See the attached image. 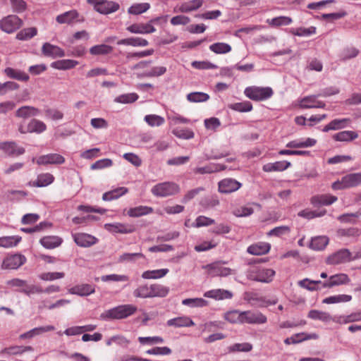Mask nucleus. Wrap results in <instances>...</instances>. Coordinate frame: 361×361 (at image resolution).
Instances as JSON below:
<instances>
[{
	"instance_id": "obj_51",
	"label": "nucleus",
	"mask_w": 361,
	"mask_h": 361,
	"mask_svg": "<svg viewBox=\"0 0 361 361\" xmlns=\"http://www.w3.org/2000/svg\"><path fill=\"white\" fill-rule=\"evenodd\" d=\"M139 98V96L137 93L132 92V93H127L121 94L114 99V102L119 103V104H131L137 101Z\"/></svg>"
},
{
	"instance_id": "obj_64",
	"label": "nucleus",
	"mask_w": 361,
	"mask_h": 361,
	"mask_svg": "<svg viewBox=\"0 0 361 361\" xmlns=\"http://www.w3.org/2000/svg\"><path fill=\"white\" fill-rule=\"evenodd\" d=\"M65 276L63 272H44L39 275V278L45 281H52L63 279Z\"/></svg>"
},
{
	"instance_id": "obj_42",
	"label": "nucleus",
	"mask_w": 361,
	"mask_h": 361,
	"mask_svg": "<svg viewBox=\"0 0 361 361\" xmlns=\"http://www.w3.org/2000/svg\"><path fill=\"white\" fill-rule=\"evenodd\" d=\"M169 271L168 269L147 270L142 274V277L145 279H158L165 276Z\"/></svg>"
},
{
	"instance_id": "obj_37",
	"label": "nucleus",
	"mask_w": 361,
	"mask_h": 361,
	"mask_svg": "<svg viewBox=\"0 0 361 361\" xmlns=\"http://www.w3.org/2000/svg\"><path fill=\"white\" fill-rule=\"evenodd\" d=\"M128 192V190L127 188L120 187L104 193L102 196V200L104 201H111L119 198L120 197L126 194Z\"/></svg>"
},
{
	"instance_id": "obj_62",
	"label": "nucleus",
	"mask_w": 361,
	"mask_h": 361,
	"mask_svg": "<svg viewBox=\"0 0 361 361\" xmlns=\"http://www.w3.org/2000/svg\"><path fill=\"white\" fill-rule=\"evenodd\" d=\"M322 283L321 281H314L309 279H305L298 281V285L308 290L314 291L319 289L318 285Z\"/></svg>"
},
{
	"instance_id": "obj_50",
	"label": "nucleus",
	"mask_w": 361,
	"mask_h": 361,
	"mask_svg": "<svg viewBox=\"0 0 361 361\" xmlns=\"http://www.w3.org/2000/svg\"><path fill=\"white\" fill-rule=\"evenodd\" d=\"M34 350L32 346H11L6 348L2 350L3 353L8 355H20L26 352H32Z\"/></svg>"
},
{
	"instance_id": "obj_5",
	"label": "nucleus",
	"mask_w": 361,
	"mask_h": 361,
	"mask_svg": "<svg viewBox=\"0 0 361 361\" xmlns=\"http://www.w3.org/2000/svg\"><path fill=\"white\" fill-rule=\"evenodd\" d=\"M355 259L356 257H353L352 252L348 249L342 248L329 255L325 262L329 265H338Z\"/></svg>"
},
{
	"instance_id": "obj_30",
	"label": "nucleus",
	"mask_w": 361,
	"mask_h": 361,
	"mask_svg": "<svg viewBox=\"0 0 361 361\" xmlns=\"http://www.w3.org/2000/svg\"><path fill=\"white\" fill-rule=\"evenodd\" d=\"M54 177L49 173L38 175L36 180L29 183V185L34 187H46L54 182Z\"/></svg>"
},
{
	"instance_id": "obj_43",
	"label": "nucleus",
	"mask_w": 361,
	"mask_h": 361,
	"mask_svg": "<svg viewBox=\"0 0 361 361\" xmlns=\"http://www.w3.org/2000/svg\"><path fill=\"white\" fill-rule=\"evenodd\" d=\"M317 28L314 26L309 27H300L298 28H290L289 32L298 37H309L316 33Z\"/></svg>"
},
{
	"instance_id": "obj_27",
	"label": "nucleus",
	"mask_w": 361,
	"mask_h": 361,
	"mask_svg": "<svg viewBox=\"0 0 361 361\" xmlns=\"http://www.w3.org/2000/svg\"><path fill=\"white\" fill-rule=\"evenodd\" d=\"M42 51L44 55L52 58L63 57L65 56V52L62 49L49 43L43 44Z\"/></svg>"
},
{
	"instance_id": "obj_14",
	"label": "nucleus",
	"mask_w": 361,
	"mask_h": 361,
	"mask_svg": "<svg viewBox=\"0 0 361 361\" xmlns=\"http://www.w3.org/2000/svg\"><path fill=\"white\" fill-rule=\"evenodd\" d=\"M152 21L147 23H134L127 27L126 30L133 34L145 35L152 33L156 31V28L151 23Z\"/></svg>"
},
{
	"instance_id": "obj_17",
	"label": "nucleus",
	"mask_w": 361,
	"mask_h": 361,
	"mask_svg": "<svg viewBox=\"0 0 361 361\" xmlns=\"http://www.w3.org/2000/svg\"><path fill=\"white\" fill-rule=\"evenodd\" d=\"M350 278L345 274H337L331 276L328 281L322 283L323 288H332L334 286L347 284L350 282Z\"/></svg>"
},
{
	"instance_id": "obj_8",
	"label": "nucleus",
	"mask_w": 361,
	"mask_h": 361,
	"mask_svg": "<svg viewBox=\"0 0 361 361\" xmlns=\"http://www.w3.org/2000/svg\"><path fill=\"white\" fill-rule=\"evenodd\" d=\"M26 262V258L20 254H15L7 256L3 260L2 269H17Z\"/></svg>"
},
{
	"instance_id": "obj_45",
	"label": "nucleus",
	"mask_w": 361,
	"mask_h": 361,
	"mask_svg": "<svg viewBox=\"0 0 361 361\" xmlns=\"http://www.w3.org/2000/svg\"><path fill=\"white\" fill-rule=\"evenodd\" d=\"M224 318L228 322L232 324H243V312L238 310H231L226 312Z\"/></svg>"
},
{
	"instance_id": "obj_49",
	"label": "nucleus",
	"mask_w": 361,
	"mask_h": 361,
	"mask_svg": "<svg viewBox=\"0 0 361 361\" xmlns=\"http://www.w3.org/2000/svg\"><path fill=\"white\" fill-rule=\"evenodd\" d=\"M133 294L136 298H152L149 285L148 284L139 286L133 290Z\"/></svg>"
},
{
	"instance_id": "obj_1",
	"label": "nucleus",
	"mask_w": 361,
	"mask_h": 361,
	"mask_svg": "<svg viewBox=\"0 0 361 361\" xmlns=\"http://www.w3.org/2000/svg\"><path fill=\"white\" fill-rule=\"evenodd\" d=\"M137 307L133 304H123L116 306L103 312L100 318L103 320H121L133 316Z\"/></svg>"
},
{
	"instance_id": "obj_63",
	"label": "nucleus",
	"mask_w": 361,
	"mask_h": 361,
	"mask_svg": "<svg viewBox=\"0 0 361 361\" xmlns=\"http://www.w3.org/2000/svg\"><path fill=\"white\" fill-rule=\"evenodd\" d=\"M360 216L359 210L355 213H346L338 216V220L341 223L355 224L356 219Z\"/></svg>"
},
{
	"instance_id": "obj_11",
	"label": "nucleus",
	"mask_w": 361,
	"mask_h": 361,
	"mask_svg": "<svg viewBox=\"0 0 361 361\" xmlns=\"http://www.w3.org/2000/svg\"><path fill=\"white\" fill-rule=\"evenodd\" d=\"M0 150L7 156H19L25 153V149L18 146L15 142H0Z\"/></svg>"
},
{
	"instance_id": "obj_19",
	"label": "nucleus",
	"mask_w": 361,
	"mask_h": 361,
	"mask_svg": "<svg viewBox=\"0 0 361 361\" xmlns=\"http://www.w3.org/2000/svg\"><path fill=\"white\" fill-rule=\"evenodd\" d=\"M54 330H55V327L52 325L35 327L25 333L20 334L19 336V338L21 340L31 339L37 336H39L46 332L51 331Z\"/></svg>"
},
{
	"instance_id": "obj_12",
	"label": "nucleus",
	"mask_w": 361,
	"mask_h": 361,
	"mask_svg": "<svg viewBox=\"0 0 361 361\" xmlns=\"http://www.w3.org/2000/svg\"><path fill=\"white\" fill-rule=\"evenodd\" d=\"M219 191L221 193H231L238 190L242 184L233 178H225L219 182Z\"/></svg>"
},
{
	"instance_id": "obj_56",
	"label": "nucleus",
	"mask_w": 361,
	"mask_h": 361,
	"mask_svg": "<svg viewBox=\"0 0 361 361\" xmlns=\"http://www.w3.org/2000/svg\"><path fill=\"white\" fill-rule=\"evenodd\" d=\"M28 124L30 133H41L47 130L46 124L43 121L37 119L30 120Z\"/></svg>"
},
{
	"instance_id": "obj_47",
	"label": "nucleus",
	"mask_w": 361,
	"mask_h": 361,
	"mask_svg": "<svg viewBox=\"0 0 361 361\" xmlns=\"http://www.w3.org/2000/svg\"><path fill=\"white\" fill-rule=\"evenodd\" d=\"M6 75L11 78L16 79L21 81H27L29 75L23 71L13 69L12 68H6L4 70Z\"/></svg>"
},
{
	"instance_id": "obj_3",
	"label": "nucleus",
	"mask_w": 361,
	"mask_h": 361,
	"mask_svg": "<svg viewBox=\"0 0 361 361\" xmlns=\"http://www.w3.org/2000/svg\"><path fill=\"white\" fill-rule=\"evenodd\" d=\"M244 94L247 98L259 102L271 98L274 91L270 87L250 86L245 89Z\"/></svg>"
},
{
	"instance_id": "obj_46",
	"label": "nucleus",
	"mask_w": 361,
	"mask_h": 361,
	"mask_svg": "<svg viewBox=\"0 0 361 361\" xmlns=\"http://www.w3.org/2000/svg\"><path fill=\"white\" fill-rule=\"evenodd\" d=\"M352 300V296L346 294H340L327 297L322 300L324 304H336L348 302Z\"/></svg>"
},
{
	"instance_id": "obj_10",
	"label": "nucleus",
	"mask_w": 361,
	"mask_h": 361,
	"mask_svg": "<svg viewBox=\"0 0 361 361\" xmlns=\"http://www.w3.org/2000/svg\"><path fill=\"white\" fill-rule=\"evenodd\" d=\"M104 228L109 232L116 234L122 233L127 234L131 233L135 231L133 226L125 224L119 222L112 224H105Z\"/></svg>"
},
{
	"instance_id": "obj_54",
	"label": "nucleus",
	"mask_w": 361,
	"mask_h": 361,
	"mask_svg": "<svg viewBox=\"0 0 361 361\" xmlns=\"http://www.w3.org/2000/svg\"><path fill=\"white\" fill-rule=\"evenodd\" d=\"M228 108L238 112H249L252 109V105L249 101L236 102L228 104Z\"/></svg>"
},
{
	"instance_id": "obj_52",
	"label": "nucleus",
	"mask_w": 361,
	"mask_h": 361,
	"mask_svg": "<svg viewBox=\"0 0 361 361\" xmlns=\"http://www.w3.org/2000/svg\"><path fill=\"white\" fill-rule=\"evenodd\" d=\"M119 8L120 6L118 3L113 1L106 0L101 6V9L102 11L97 12L103 15H108L117 11Z\"/></svg>"
},
{
	"instance_id": "obj_21",
	"label": "nucleus",
	"mask_w": 361,
	"mask_h": 361,
	"mask_svg": "<svg viewBox=\"0 0 361 361\" xmlns=\"http://www.w3.org/2000/svg\"><path fill=\"white\" fill-rule=\"evenodd\" d=\"M275 275V271L271 269H259L255 272L253 279L262 283H270Z\"/></svg>"
},
{
	"instance_id": "obj_23",
	"label": "nucleus",
	"mask_w": 361,
	"mask_h": 361,
	"mask_svg": "<svg viewBox=\"0 0 361 361\" xmlns=\"http://www.w3.org/2000/svg\"><path fill=\"white\" fill-rule=\"evenodd\" d=\"M271 249V245L268 243L258 242L250 245L247 252L252 255H262L268 253Z\"/></svg>"
},
{
	"instance_id": "obj_28",
	"label": "nucleus",
	"mask_w": 361,
	"mask_h": 361,
	"mask_svg": "<svg viewBox=\"0 0 361 361\" xmlns=\"http://www.w3.org/2000/svg\"><path fill=\"white\" fill-rule=\"evenodd\" d=\"M39 110L32 106H23L17 109L16 116L20 118H28L39 114Z\"/></svg>"
},
{
	"instance_id": "obj_24",
	"label": "nucleus",
	"mask_w": 361,
	"mask_h": 361,
	"mask_svg": "<svg viewBox=\"0 0 361 361\" xmlns=\"http://www.w3.org/2000/svg\"><path fill=\"white\" fill-rule=\"evenodd\" d=\"M79 13L76 10H71L58 15L56 20L59 24H71L79 21Z\"/></svg>"
},
{
	"instance_id": "obj_39",
	"label": "nucleus",
	"mask_w": 361,
	"mask_h": 361,
	"mask_svg": "<svg viewBox=\"0 0 361 361\" xmlns=\"http://www.w3.org/2000/svg\"><path fill=\"white\" fill-rule=\"evenodd\" d=\"M21 241L19 235H10L0 237V247L10 248L16 247Z\"/></svg>"
},
{
	"instance_id": "obj_55",
	"label": "nucleus",
	"mask_w": 361,
	"mask_h": 361,
	"mask_svg": "<svg viewBox=\"0 0 361 361\" xmlns=\"http://www.w3.org/2000/svg\"><path fill=\"white\" fill-rule=\"evenodd\" d=\"M182 304L190 307H203L208 305V302L203 298H195L184 299Z\"/></svg>"
},
{
	"instance_id": "obj_18",
	"label": "nucleus",
	"mask_w": 361,
	"mask_h": 361,
	"mask_svg": "<svg viewBox=\"0 0 361 361\" xmlns=\"http://www.w3.org/2000/svg\"><path fill=\"white\" fill-rule=\"evenodd\" d=\"M65 161V158L59 154H48L40 156L37 159V164L39 165L47 164H61Z\"/></svg>"
},
{
	"instance_id": "obj_7",
	"label": "nucleus",
	"mask_w": 361,
	"mask_h": 361,
	"mask_svg": "<svg viewBox=\"0 0 361 361\" xmlns=\"http://www.w3.org/2000/svg\"><path fill=\"white\" fill-rule=\"evenodd\" d=\"M207 271V273L212 277L227 276L235 274V271L228 267H223L219 262L212 263L202 267Z\"/></svg>"
},
{
	"instance_id": "obj_59",
	"label": "nucleus",
	"mask_w": 361,
	"mask_h": 361,
	"mask_svg": "<svg viewBox=\"0 0 361 361\" xmlns=\"http://www.w3.org/2000/svg\"><path fill=\"white\" fill-rule=\"evenodd\" d=\"M37 33L35 27H28L21 30L16 35V38L20 40H28L35 37Z\"/></svg>"
},
{
	"instance_id": "obj_48",
	"label": "nucleus",
	"mask_w": 361,
	"mask_h": 361,
	"mask_svg": "<svg viewBox=\"0 0 361 361\" xmlns=\"http://www.w3.org/2000/svg\"><path fill=\"white\" fill-rule=\"evenodd\" d=\"M230 44L224 42H216L209 46V50L216 54H225L231 51Z\"/></svg>"
},
{
	"instance_id": "obj_13",
	"label": "nucleus",
	"mask_w": 361,
	"mask_h": 361,
	"mask_svg": "<svg viewBox=\"0 0 361 361\" xmlns=\"http://www.w3.org/2000/svg\"><path fill=\"white\" fill-rule=\"evenodd\" d=\"M337 197L330 194L317 195L310 199L314 207L329 206L337 201Z\"/></svg>"
},
{
	"instance_id": "obj_35",
	"label": "nucleus",
	"mask_w": 361,
	"mask_h": 361,
	"mask_svg": "<svg viewBox=\"0 0 361 361\" xmlns=\"http://www.w3.org/2000/svg\"><path fill=\"white\" fill-rule=\"evenodd\" d=\"M329 239L327 236H317L312 238L310 247L317 251L323 250L329 244Z\"/></svg>"
},
{
	"instance_id": "obj_53",
	"label": "nucleus",
	"mask_w": 361,
	"mask_h": 361,
	"mask_svg": "<svg viewBox=\"0 0 361 361\" xmlns=\"http://www.w3.org/2000/svg\"><path fill=\"white\" fill-rule=\"evenodd\" d=\"M144 121L151 127H159L165 123V119L157 114L146 115Z\"/></svg>"
},
{
	"instance_id": "obj_61",
	"label": "nucleus",
	"mask_w": 361,
	"mask_h": 361,
	"mask_svg": "<svg viewBox=\"0 0 361 361\" xmlns=\"http://www.w3.org/2000/svg\"><path fill=\"white\" fill-rule=\"evenodd\" d=\"M18 88L19 85L13 81H7L3 83L0 82V96L5 95Z\"/></svg>"
},
{
	"instance_id": "obj_36",
	"label": "nucleus",
	"mask_w": 361,
	"mask_h": 361,
	"mask_svg": "<svg viewBox=\"0 0 361 361\" xmlns=\"http://www.w3.org/2000/svg\"><path fill=\"white\" fill-rule=\"evenodd\" d=\"M78 62L72 59L58 60L51 63V67L57 70H68L73 68Z\"/></svg>"
},
{
	"instance_id": "obj_41",
	"label": "nucleus",
	"mask_w": 361,
	"mask_h": 361,
	"mask_svg": "<svg viewBox=\"0 0 361 361\" xmlns=\"http://www.w3.org/2000/svg\"><path fill=\"white\" fill-rule=\"evenodd\" d=\"M308 317L314 320H319L328 323L332 321V316L326 312L312 310L308 313Z\"/></svg>"
},
{
	"instance_id": "obj_58",
	"label": "nucleus",
	"mask_w": 361,
	"mask_h": 361,
	"mask_svg": "<svg viewBox=\"0 0 361 361\" xmlns=\"http://www.w3.org/2000/svg\"><path fill=\"white\" fill-rule=\"evenodd\" d=\"M113 49L107 44H98L90 49V53L92 55H105L111 53Z\"/></svg>"
},
{
	"instance_id": "obj_22",
	"label": "nucleus",
	"mask_w": 361,
	"mask_h": 361,
	"mask_svg": "<svg viewBox=\"0 0 361 361\" xmlns=\"http://www.w3.org/2000/svg\"><path fill=\"white\" fill-rule=\"evenodd\" d=\"M351 123L350 118H336L332 120L330 123L324 127L323 131L337 130L348 127Z\"/></svg>"
},
{
	"instance_id": "obj_38",
	"label": "nucleus",
	"mask_w": 361,
	"mask_h": 361,
	"mask_svg": "<svg viewBox=\"0 0 361 361\" xmlns=\"http://www.w3.org/2000/svg\"><path fill=\"white\" fill-rule=\"evenodd\" d=\"M152 298H164L169 293V288L164 285L153 283L149 285Z\"/></svg>"
},
{
	"instance_id": "obj_29",
	"label": "nucleus",
	"mask_w": 361,
	"mask_h": 361,
	"mask_svg": "<svg viewBox=\"0 0 361 361\" xmlns=\"http://www.w3.org/2000/svg\"><path fill=\"white\" fill-rule=\"evenodd\" d=\"M290 162L287 161H279L274 163H268L263 166L265 172L283 171L290 167Z\"/></svg>"
},
{
	"instance_id": "obj_44",
	"label": "nucleus",
	"mask_w": 361,
	"mask_h": 361,
	"mask_svg": "<svg viewBox=\"0 0 361 361\" xmlns=\"http://www.w3.org/2000/svg\"><path fill=\"white\" fill-rule=\"evenodd\" d=\"M153 212V208L147 206H138L130 208L128 211V215L130 217H139Z\"/></svg>"
},
{
	"instance_id": "obj_9",
	"label": "nucleus",
	"mask_w": 361,
	"mask_h": 361,
	"mask_svg": "<svg viewBox=\"0 0 361 361\" xmlns=\"http://www.w3.org/2000/svg\"><path fill=\"white\" fill-rule=\"evenodd\" d=\"M243 324H264L267 322L266 315L259 311H243Z\"/></svg>"
},
{
	"instance_id": "obj_20",
	"label": "nucleus",
	"mask_w": 361,
	"mask_h": 361,
	"mask_svg": "<svg viewBox=\"0 0 361 361\" xmlns=\"http://www.w3.org/2000/svg\"><path fill=\"white\" fill-rule=\"evenodd\" d=\"M204 296L216 300H221L232 298L233 293L228 290L217 288L204 292Z\"/></svg>"
},
{
	"instance_id": "obj_40",
	"label": "nucleus",
	"mask_w": 361,
	"mask_h": 361,
	"mask_svg": "<svg viewBox=\"0 0 361 361\" xmlns=\"http://www.w3.org/2000/svg\"><path fill=\"white\" fill-rule=\"evenodd\" d=\"M62 243V239L58 236H46L40 240L41 245L47 249H54L59 247Z\"/></svg>"
},
{
	"instance_id": "obj_25",
	"label": "nucleus",
	"mask_w": 361,
	"mask_h": 361,
	"mask_svg": "<svg viewBox=\"0 0 361 361\" xmlns=\"http://www.w3.org/2000/svg\"><path fill=\"white\" fill-rule=\"evenodd\" d=\"M68 292L73 295H78L80 296H87L95 292V288L93 285L90 284H80L76 285L69 289Z\"/></svg>"
},
{
	"instance_id": "obj_33",
	"label": "nucleus",
	"mask_w": 361,
	"mask_h": 361,
	"mask_svg": "<svg viewBox=\"0 0 361 361\" xmlns=\"http://www.w3.org/2000/svg\"><path fill=\"white\" fill-rule=\"evenodd\" d=\"M357 137V133L353 130H343L333 135V139L338 142H351Z\"/></svg>"
},
{
	"instance_id": "obj_60",
	"label": "nucleus",
	"mask_w": 361,
	"mask_h": 361,
	"mask_svg": "<svg viewBox=\"0 0 361 361\" xmlns=\"http://www.w3.org/2000/svg\"><path fill=\"white\" fill-rule=\"evenodd\" d=\"M209 99L208 94L201 92H191L187 95V99L190 102H204Z\"/></svg>"
},
{
	"instance_id": "obj_15",
	"label": "nucleus",
	"mask_w": 361,
	"mask_h": 361,
	"mask_svg": "<svg viewBox=\"0 0 361 361\" xmlns=\"http://www.w3.org/2000/svg\"><path fill=\"white\" fill-rule=\"evenodd\" d=\"M203 0H191L183 2L175 8V11L180 13H190L195 11L203 5Z\"/></svg>"
},
{
	"instance_id": "obj_26",
	"label": "nucleus",
	"mask_w": 361,
	"mask_h": 361,
	"mask_svg": "<svg viewBox=\"0 0 361 361\" xmlns=\"http://www.w3.org/2000/svg\"><path fill=\"white\" fill-rule=\"evenodd\" d=\"M299 106L302 109L324 108L325 104L317 99V97L311 95L300 100Z\"/></svg>"
},
{
	"instance_id": "obj_4",
	"label": "nucleus",
	"mask_w": 361,
	"mask_h": 361,
	"mask_svg": "<svg viewBox=\"0 0 361 361\" xmlns=\"http://www.w3.org/2000/svg\"><path fill=\"white\" fill-rule=\"evenodd\" d=\"M361 185V173H353L343 176L332 183L333 190H345L350 188H355Z\"/></svg>"
},
{
	"instance_id": "obj_34",
	"label": "nucleus",
	"mask_w": 361,
	"mask_h": 361,
	"mask_svg": "<svg viewBox=\"0 0 361 361\" xmlns=\"http://www.w3.org/2000/svg\"><path fill=\"white\" fill-rule=\"evenodd\" d=\"M117 44L132 47H146L149 44V42L147 39L141 37H129L118 41Z\"/></svg>"
},
{
	"instance_id": "obj_2",
	"label": "nucleus",
	"mask_w": 361,
	"mask_h": 361,
	"mask_svg": "<svg viewBox=\"0 0 361 361\" xmlns=\"http://www.w3.org/2000/svg\"><path fill=\"white\" fill-rule=\"evenodd\" d=\"M151 193L156 197L164 198L174 196L180 191V185L173 181L158 183L152 187Z\"/></svg>"
},
{
	"instance_id": "obj_16",
	"label": "nucleus",
	"mask_w": 361,
	"mask_h": 361,
	"mask_svg": "<svg viewBox=\"0 0 361 361\" xmlns=\"http://www.w3.org/2000/svg\"><path fill=\"white\" fill-rule=\"evenodd\" d=\"M73 237L75 243L80 247H90L97 242L94 236L87 233H75Z\"/></svg>"
},
{
	"instance_id": "obj_32",
	"label": "nucleus",
	"mask_w": 361,
	"mask_h": 361,
	"mask_svg": "<svg viewBox=\"0 0 361 361\" xmlns=\"http://www.w3.org/2000/svg\"><path fill=\"white\" fill-rule=\"evenodd\" d=\"M167 325L175 327H188L194 326L195 323L189 317L183 316L168 320Z\"/></svg>"
},
{
	"instance_id": "obj_31",
	"label": "nucleus",
	"mask_w": 361,
	"mask_h": 361,
	"mask_svg": "<svg viewBox=\"0 0 361 361\" xmlns=\"http://www.w3.org/2000/svg\"><path fill=\"white\" fill-rule=\"evenodd\" d=\"M226 167L221 164H209L203 167H197L194 169V173L196 174L212 173L225 170Z\"/></svg>"
},
{
	"instance_id": "obj_6",
	"label": "nucleus",
	"mask_w": 361,
	"mask_h": 361,
	"mask_svg": "<svg viewBox=\"0 0 361 361\" xmlns=\"http://www.w3.org/2000/svg\"><path fill=\"white\" fill-rule=\"evenodd\" d=\"M23 25L22 20L16 15L8 16L0 20V28L6 33H12Z\"/></svg>"
},
{
	"instance_id": "obj_57",
	"label": "nucleus",
	"mask_w": 361,
	"mask_h": 361,
	"mask_svg": "<svg viewBox=\"0 0 361 361\" xmlns=\"http://www.w3.org/2000/svg\"><path fill=\"white\" fill-rule=\"evenodd\" d=\"M149 8L150 5L148 3H137L129 7L128 12L130 14L138 15L146 12Z\"/></svg>"
}]
</instances>
